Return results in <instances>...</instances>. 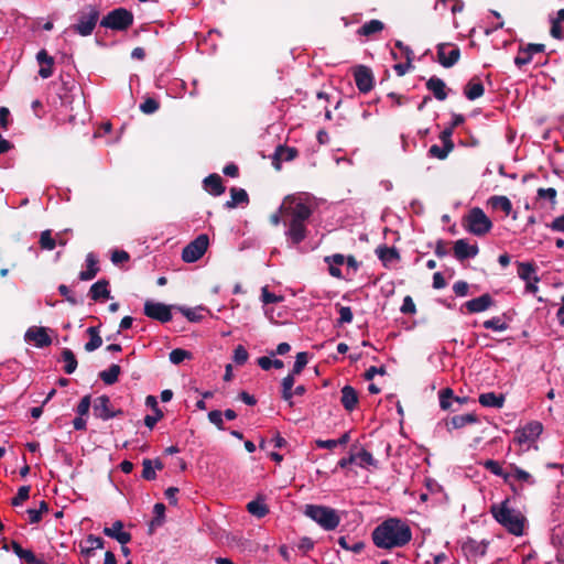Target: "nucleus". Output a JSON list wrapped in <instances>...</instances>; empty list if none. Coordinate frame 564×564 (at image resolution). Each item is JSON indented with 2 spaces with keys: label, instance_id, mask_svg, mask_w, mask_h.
Wrapping results in <instances>:
<instances>
[{
  "label": "nucleus",
  "instance_id": "nucleus-1",
  "mask_svg": "<svg viewBox=\"0 0 564 564\" xmlns=\"http://www.w3.org/2000/svg\"><path fill=\"white\" fill-rule=\"evenodd\" d=\"M280 213L283 217V225L288 227L285 236L292 245L301 243L307 236L305 223L312 215V209L303 203L301 197L288 195L281 206Z\"/></svg>",
  "mask_w": 564,
  "mask_h": 564
},
{
  "label": "nucleus",
  "instance_id": "nucleus-2",
  "mask_svg": "<svg viewBox=\"0 0 564 564\" xmlns=\"http://www.w3.org/2000/svg\"><path fill=\"white\" fill-rule=\"evenodd\" d=\"M412 538L410 527L395 518H391L378 525L372 532L373 543L381 549L404 546Z\"/></svg>",
  "mask_w": 564,
  "mask_h": 564
},
{
  "label": "nucleus",
  "instance_id": "nucleus-3",
  "mask_svg": "<svg viewBox=\"0 0 564 564\" xmlns=\"http://www.w3.org/2000/svg\"><path fill=\"white\" fill-rule=\"evenodd\" d=\"M509 502L510 500L507 498L501 502L492 503L490 513L510 534L520 536L523 534L527 519L521 511L510 507Z\"/></svg>",
  "mask_w": 564,
  "mask_h": 564
},
{
  "label": "nucleus",
  "instance_id": "nucleus-4",
  "mask_svg": "<svg viewBox=\"0 0 564 564\" xmlns=\"http://www.w3.org/2000/svg\"><path fill=\"white\" fill-rule=\"evenodd\" d=\"M304 514L327 531L336 529L340 522L337 511L326 506L306 505Z\"/></svg>",
  "mask_w": 564,
  "mask_h": 564
},
{
  "label": "nucleus",
  "instance_id": "nucleus-5",
  "mask_svg": "<svg viewBox=\"0 0 564 564\" xmlns=\"http://www.w3.org/2000/svg\"><path fill=\"white\" fill-rule=\"evenodd\" d=\"M100 12L95 6H86L77 13V23L70 26L75 33L90 35L99 20Z\"/></svg>",
  "mask_w": 564,
  "mask_h": 564
},
{
  "label": "nucleus",
  "instance_id": "nucleus-6",
  "mask_svg": "<svg viewBox=\"0 0 564 564\" xmlns=\"http://www.w3.org/2000/svg\"><path fill=\"white\" fill-rule=\"evenodd\" d=\"M464 227L473 235L481 237L490 231L491 220L482 209L475 207L464 217Z\"/></svg>",
  "mask_w": 564,
  "mask_h": 564
},
{
  "label": "nucleus",
  "instance_id": "nucleus-7",
  "mask_svg": "<svg viewBox=\"0 0 564 564\" xmlns=\"http://www.w3.org/2000/svg\"><path fill=\"white\" fill-rule=\"evenodd\" d=\"M133 23V14L124 9L117 8L110 11L100 21V25L116 31H124L130 28Z\"/></svg>",
  "mask_w": 564,
  "mask_h": 564
},
{
  "label": "nucleus",
  "instance_id": "nucleus-8",
  "mask_svg": "<svg viewBox=\"0 0 564 564\" xmlns=\"http://www.w3.org/2000/svg\"><path fill=\"white\" fill-rule=\"evenodd\" d=\"M209 239L205 234L199 235L195 240L191 241L182 251V259L187 263H192L200 259L208 248Z\"/></svg>",
  "mask_w": 564,
  "mask_h": 564
},
{
  "label": "nucleus",
  "instance_id": "nucleus-9",
  "mask_svg": "<svg viewBox=\"0 0 564 564\" xmlns=\"http://www.w3.org/2000/svg\"><path fill=\"white\" fill-rule=\"evenodd\" d=\"M144 314L161 323H167L172 319L171 306L150 300L144 303Z\"/></svg>",
  "mask_w": 564,
  "mask_h": 564
},
{
  "label": "nucleus",
  "instance_id": "nucleus-10",
  "mask_svg": "<svg viewBox=\"0 0 564 564\" xmlns=\"http://www.w3.org/2000/svg\"><path fill=\"white\" fill-rule=\"evenodd\" d=\"M460 56V51L457 46L449 43H441L437 45V57L442 66L448 68L454 66Z\"/></svg>",
  "mask_w": 564,
  "mask_h": 564
},
{
  "label": "nucleus",
  "instance_id": "nucleus-11",
  "mask_svg": "<svg viewBox=\"0 0 564 564\" xmlns=\"http://www.w3.org/2000/svg\"><path fill=\"white\" fill-rule=\"evenodd\" d=\"M93 410L95 416L101 420H109L122 413L121 410L113 411L110 408V399L107 395L97 397L94 400Z\"/></svg>",
  "mask_w": 564,
  "mask_h": 564
},
{
  "label": "nucleus",
  "instance_id": "nucleus-12",
  "mask_svg": "<svg viewBox=\"0 0 564 564\" xmlns=\"http://www.w3.org/2000/svg\"><path fill=\"white\" fill-rule=\"evenodd\" d=\"M355 82L361 93H368L373 87V76L370 68L359 65L354 72Z\"/></svg>",
  "mask_w": 564,
  "mask_h": 564
},
{
  "label": "nucleus",
  "instance_id": "nucleus-13",
  "mask_svg": "<svg viewBox=\"0 0 564 564\" xmlns=\"http://www.w3.org/2000/svg\"><path fill=\"white\" fill-rule=\"evenodd\" d=\"M543 426L540 422H530L522 430L517 432L514 441L518 444H524L534 441L542 433Z\"/></svg>",
  "mask_w": 564,
  "mask_h": 564
},
{
  "label": "nucleus",
  "instance_id": "nucleus-14",
  "mask_svg": "<svg viewBox=\"0 0 564 564\" xmlns=\"http://www.w3.org/2000/svg\"><path fill=\"white\" fill-rule=\"evenodd\" d=\"M454 256L458 261L474 258L478 254V246L469 245L466 239H458L454 242Z\"/></svg>",
  "mask_w": 564,
  "mask_h": 564
},
{
  "label": "nucleus",
  "instance_id": "nucleus-15",
  "mask_svg": "<svg viewBox=\"0 0 564 564\" xmlns=\"http://www.w3.org/2000/svg\"><path fill=\"white\" fill-rule=\"evenodd\" d=\"M25 340L34 341L37 347L51 345L52 339L44 327H30L25 333Z\"/></svg>",
  "mask_w": 564,
  "mask_h": 564
},
{
  "label": "nucleus",
  "instance_id": "nucleus-16",
  "mask_svg": "<svg viewBox=\"0 0 564 564\" xmlns=\"http://www.w3.org/2000/svg\"><path fill=\"white\" fill-rule=\"evenodd\" d=\"M494 304V300L490 294L486 293L479 297L467 301L464 305L469 313H480L488 310Z\"/></svg>",
  "mask_w": 564,
  "mask_h": 564
},
{
  "label": "nucleus",
  "instance_id": "nucleus-17",
  "mask_svg": "<svg viewBox=\"0 0 564 564\" xmlns=\"http://www.w3.org/2000/svg\"><path fill=\"white\" fill-rule=\"evenodd\" d=\"M123 523L121 521L113 522L111 528H104V534L117 540L120 544H127L131 540V534L122 531Z\"/></svg>",
  "mask_w": 564,
  "mask_h": 564
},
{
  "label": "nucleus",
  "instance_id": "nucleus-18",
  "mask_svg": "<svg viewBox=\"0 0 564 564\" xmlns=\"http://www.w3.org/2000/svg\"><path fill=\"white\" fill-rule=\"evenodd\" d=\"M358 393L351 386H345L341 389L340 402L345 410L351 412L358 403Z\"/></svg>",
  "mask_w": 564,
  "mask_h": 564
},
{
  "label": "nucleus",
  "instance_id": "nucleus-19",
  "mask_svg": "<svg viewBox=\"0 0 564 564\" xmlns=\"http://www.w3.org/2000/svg\"><path fill=\"white\" fill-rule=\"evenodd\" d=\"M204 188L214 196H219L225 192L223 180L218 174H210L204 180Z\"/></svg>",
  "mask_w": 564,
  "mask_h": 564
},
{
  "label": "nucleus",
  "instance_id": "nucleus-20",
  "mask_svg": "<svg viewBox=\"0 0 564 564\" xmlns=\"http://www.w3.org/2000/svg\"><path fill=\"white\" fill-rule=\"evenodd\" d=\"M484 85L479 78H471L464 88V95L469 100H475L484 95Z\"/></svg>",
  "mask_w": 564,
  "mask_h": 564
},
{
  "label": "nucleus",
  "instance_id": "nucleus-21",
  "mask_svg": "<svg viewBox=\"0 0 564 564\" xmlns=\"http://www.w3.org/2000/svg\"><path fill=\"white\" fill-rule=\"evenodd\" d=\"M297 154V151L294 148H286L283 145H279L275 150L273 156V165L276 170L281 169V161H291Z\"/></svg>",
  "mask_w": 564,
  "mask_h": 564
},
{
  "label": "nucleus",
  "instance_id": "nucleus-22",
  "mask_svg": "<svg viewBox=\"0 0 564 564\" xmlns=\"http://www.w3.org/2000/svg\"><path fill=\"white\" fill-rule=\"evenodd\" d=\"M426 87L429 90H431L434 94V97L438 100H445L447 97L446 94V85L445 83L438 78V77H431L427 83Z\"/></svg>",
  "mask_w": 564,
  "mask_h": 564
},
{
  "label": "nucleus",
  "instance_id": "nucleus-23",
  "mask_svg": "<svg viewBox=\"0 0 564 564\" xmlns=\"http://www.w3.org/2000/svg\"><path fill=\"white\" fill-rule=\"evenodd\" d=\"M109 282L105 279L97 281L90 286L89 295L94 301L100 299H109L110 291L108 290Z\"/></svg>",
  "mask_w": 564,
  "mask_h": 564
},
{
  "label": "nucleus",
  "instance_id": "nucleus-24",
  "mask_svg": "<svg viewBox=\"0 0 564 564\" xmlns=\"http://www.w3.org/2000/svg\"><path fill=\"white\" fill-rule=\"evenodd\" d=\"M479 403L484 406L500 409L503 406L505 395L494 392L482 393L479 395Z\"/></svg>",
  "mask_w": 564,
  "mask_h": 564
},
{
  "label": "nucleus",
  "instance_id": "nucleus-25",
  "mask_svg": "<svg viewBox=\"0 0 564 564\" xmlns=\"http://www.w3.org/2000/svg\"><path fill=\"white\" fill-rule=\"evenodd\" d=\"M86 263H87V270L82 271L79 273V279L82 281L93 280L99 271V268L97 267V259L94 253L90 252L87 254Z\"/></svg>",
  "mask_w": 564,
  "mask_h": 564
},
{
  "label": "nucleus",
  "instance_id": "nucleus-26",
  "mask_svg": "<svg viewBox=\"0 0 564 564\" xmlns=\"http://www.w3.org/2000/svg\"><path fill=\"white\" fill-rule=\"evenodd\" d=\"M230 196H231V200H228L225 204L226 208L231 209V208H235L239 204H248L249 203V196L243 188L232 187L230 189Z\"/></svg>",
  "mask_w": 564,
  "mask_h": 564
},
{
  "label": "nucleus",
  "instance_id": "nucleus-27",
  "mask_svg": "<svg viewBox=\"0 0 564 564\" xmlns=\"http://www.w3.org/2000/svg\"><path fill=\"white\" fill-rule=\"evenodd\" d=\"M484 467H485L487 470H489V471H491L492 474H495L496 476L502 477V478H503V480H505V482L509 484V485L511 486L512 490H514V491H516V488H514L513 484L510 481V479H511V477H512V476H511L510 474L506 473V471L501 468V466H500V464H499L498 462L492 460V459H488V460H486V462L484 463Z\"/></svg>",
  "mask_w": 564,
  "mask_h": 564
},
{
  "label": "nucleus",
  "instance_id": "nucleus-28",
  "mask_svg": "<svg viewBox=\"0 0 564 564\" xmlns=\"http://www.w3.org/2000/svg\"><path fill=\"white\" fill-rule=\"evenodd\" d=\"M476 422H478V417L474 413L455 415L447 423V429L451 430L449 424L453 426V429H462L467 424H473Z\"/></svg>",
  "mask_w": 564,
  "mask_h": 564
},
{
  "label": "nucleus",
  "instance_id": "nucleus-29",
  "mask_svg": "<svg viewBox=\"0 0 564 564\" xmlns=\"http://www.w3.org/2000/svg\"><path fill=\"white\" fill-rule=\"evenodd\" d=\"M376 253L384 265H387L388 262L399 260L400 258L398 250L393 247L389 248L386 246H380L377 248Z\"/></svg>",
  "mask_w": 564,
  "mask_h": 564
},
{
  "label": "nucleus",
  "instance_id": "nucleus-30",
  "mask_svg": "<svg viewBox=\"0 0 564 564\" xmlns=\"http://www.w3.org/2000/svg\"><path fill=\"white\" fill-rule=\"evenodd\" d=\"M384 24L379 20H371L365 23L357 33L364 36H370L375 33H379L383 30Z\"/></svg>",
  "mask_w": 564,
  "mask_h": 564
},
{
  "label": "nucleus",
  "instance_id": "nucleus-31",
  "mask_svg": "<svg viewBox=\"0 0 564 564\" xmlns=\"http://www.w3.org/2000/svg\"><path fill=\"white\" fill-rule=\"evenodd\" d=\"M120 371V366L113 364L108 368V370L101 371L99 373V377L106 384H113L115 382L118 381Z\"/></svg>",
  "mask_w": 564,
  "mask_h": 564
},
{
  "label": "nucleus",
  "instance_id": "nucleus-32",
  "mask_svg": "<svg viewBox=\"0 0 564 564\" xmlns=\"http://www.w3.org/2000/svg\"><path fill=\"white\" fill-rule=\"evenodd\" d=\"M490 204L494 208L501 209L506 215H509L512 210V204L506 196H492Z\"/></svg>",
  "mask_w": 564,
  "mask_h": 564
},
{
  "label": "nucleus",
  "instance_id": "nucleus-33",
  "mask_svg": "<svg viewBox=\"0 0 564 564\" xmlns=\"http://www.w3.org/2000/svg\"><path fill=\"white\" fill-rule=\"evenodd\" d=\"M62 358L65 361V372L68 375L73 373L77 368V360L74 352L68 348H64L62 351Z\"/></svg>",
  "mask_w": 564,
  "mask_h": 564
},
{
  "label": "nucleus",
  "instance_id": "nucleus-34",
  "mask_svg": "<svg viewBox=\"0 0 564 564\" xmlns=\"http://www.w3.org/2000/svg\"><path fill=\"white\" fill-rule=\"evenodd\" d=\"M154 518L150 523V531L152 532L154 528L161 527L164 522L165 517V506L161 502L155 503L153 508Z\"/></svg>",
  "mask_w": 564,
  "mask_h": 564
},
{
  "label": "nucleus",
  "instance_id": "nucleus-35",
  "mask_svg": "<svg viewBox=\"0 0 564 564\" xmlns=\"http://www.w3.org/2000/svg\"><path fill=\"white\" fill-rule=\"evenodd\" d=\"M12 550L21 560H24L26 563H29V564L36 563V556L34 555V553L30 550H24L15 541L12 542Z\"/></svg>",
  "mask_w": 564,
  "mask_h": 564
},
{
  "label": "nucleus",
  "instance_id": "nucleus-36",
  "mask_svg": "<svg viewBox=\"0 0 564 564\" xmlns=\"http://www.w3.org/2000/svg\"><path fill=\"white\" fill-rule=\"evenodd\" d=\"M247 510L257 518H263L268 514V507L260 500H252L247 505Z\"/></svg>",
  "mask_w": 564,
  "mask_h": 564
},
{
  "label": "nucleus",
  "instance_id": "nucleus-37",
  "mask_svg": "<svg viewBox=\"0 0 564 564\" xmlns=\"http://www.w3.org/2000/svg\"><path fill=\"white\" fill-rule=\"evenodd\" d=\"M170 361L174 365H180L186 359H192V352L185 349L176 348L170 352Z\"/></svg>",
  "mask_w": 564,
  "mask_h": 564
},
{
  "label": "nucleus",
  "instance_id": "nucleus-38",
  "mask_svg": "<svg viewBox=\"0 0 564 564\" xmlns=\"http://www.w3.org/2000/svg\"><path fill=\"white\" fill-rule=\"evenodd\" d=\"M357 456V464L360 467H367V466H376L377 462L373 458V456L366 449H361L358 453H355Z\"/></svg>",
  "mask_w": 564,
  "mask_h": 564
},
{
  "label": "nucleus",
  "instance_id": "nucleus-39",
  "mask_svg": "<svg viewBox=\"0 0 564 564\" xmlns=\"http://www.w3.org/2000/svg\"><path fill=\"white\" fill-rule=\"evenodd\" d=\"M40 246L45 250H53L56 246V240L52 237L51 230H44L41 232Z\"/></svg>",
  "mask_w": 564,
  "mask_h": 564
},
{
  "label": "nucleus",
  "instance_id": "nucleus-40",
  "mask_svg": "<svg viewBox=\"0 0 564 564\" xmlns=\"http://www.w3.org/2000/svg\"><path fill=\"white\" fill-rule=\"evenodd\" d=\"M535 272V268L531 263L521 262L519 263L518 274L524 281H531L532 274Z\"/></svg>",
  "mask_w": 564,
  "mask_h": 564
},
{
  "label": "nucleus",
  "instance_id": "nucleus-41",
  "mask_svg": "<svg viewBox=\"0 0 564 564\" xmlns=\"http://www.w3.org/2000/svg\"><path fill=\"white\" fill-rule=\"evenodd\" d=\"M454 392L452 389L446 388L440 392V405L443 410H448L451 408L452 401H454Z\"/></svg>",
  "mask_w": 564,
  "mask_h": 564
},
{
  "label": "nucleus",
  "instance_id": "nucleus-42",
  "mask_svg": "<svg viewBox=\"0 0 564 564\" xmlns=\"http://www.w3.org/2000/svg\"><path fill=\"white\" fill-rule=\"evenodd\" d=\"M159 108V101L151 97L145 98V100L140 105V110L145 115H152L156 112Z\"/></svg>",
  "mask_w": 564,
  "mask_h": 564
},
{
  "label": "nucleus",
  "instance_id": "nucleus-43",
  "mask_svg": "<svg viewBox=\"0 0 564 564\" xmlns=\"http://www.w3.org/2000/svg\"><path fill=\"white\" fill-rule=\"evenodd\" d=\"M307 361H308V355L307 352L303 351V352H299L296 355V359H295V362H294V366H293V375H300L302 372V370L305 368V366L307 365Z\"/></svg>",
  "mask_w": 564,
  "mask_h": 564
},
{
  "label": "nucleus",
  "instance_id": "nucleus-44",
  "mask_svg": "<svg viewBox=\"0 0 564 564\" xmlns=\"http://www.w3.org/2000/svg\"><path fill=\"white\" fill-rule=\"evenodd\" d=\"M143 470L142 477L145 480H154L156 478V474L153 467V462L149 458H144L142 462Z\"/></svg>",
  "mask_w": 564,
  "mask_h": 564
},
{
  "label": "nucleus",
  "instance_id": "nucleus-45",
  "mask_svg": "<svg viewBox=\"0 0 564 564\" xmlns=\"http://www.w3.org/2000/svg\"><path fill=\"white\" fill-rule=\"evenodd\" d=\"M484 327L487 329H494V330H506L508 328V325L503 322H501L500 317H494L491 319L484 322Z\"/></svg>",
  "mask_w": 564,
  "mask_h": 564
},
{
  "label": "nucleus",
  "instance_id": "nucleus-46",
  "mask_svg": "<svg viewBox=\"0 0 564 564\" xmlns=\"http://www.w3.org/2000/svg\"><path fill=\"white\" fill-rule=\"evenodd\" d=\"M30 495V486H22L19 488L17 496L12 499L11 503L13 506H20L25 500L29 499Z\"/></svg>",
  "mask_w": 564,
  "mask_h": 564
},
{
  "label": "nucleus",
  "instance_id": "nucleus-47",
  "mask_svg": "<svg viewBox=\"0 0 564 564\" xmlns=\"http://www.w3.org/2000/svg\"><path fill=\"white\" fill-rule=\"evenodd\" d=\"M510 466H511V468H512V470L514 473L513 477L516 479H518L520 481H525V482H529V484H533L534 482V480L532 479V476L528 471L519 468L518 466H516L513 464H511Z\"/></svg>",
  "mask_w": 564,
  "mask_h": 564
},
{
  "label": "nucleus",
  "instance_id": "nucleus-48",
  "mask_svg": "<svg viewBox=\"0 0 564 564\" xmlns=\"http://www.w3.org/2000/svg\"><path fill=\"white\" fill-rule=\"evenodd\" d=\"M452 150H447L445 145H443V148L434 144L430 148L429 150V154L433 158H437L440 160H444L447 158V155L449 154Z\"/></svg>",
  "mask_w": 564,
  "mask_h": 564
},
{
  "label": "nucleus",
  "instance_id": "nucleus-49",
  "mask_svg": "<svg viewBox=\"0 0 564 564\" xmlns=\"http://www.w3.org/2000/svg\"><path fill=\"white\" fill-rule=\"evenodd\" d=\"M338 307V312H339V319H338V325H341L344 323H350L352 321V312L350 310V307L348 306H340L339 304L336 305Z\"/></svg>",
  "mask_w": 564,
  "mask_h": 564
},
{
  "label": "nucleus",
  "instance_id": "nucleus-50",
  "mask_svg": "<svg viewBox=\"0 0 564 564\" xmlns=\"http://www.w3.org/2000/svg\"><path fill=\"white\" fill-rule=\"evenodd\" d=\"M248 351L241 345L237 346L234 351V360L237 365H243L248 360Z\"/></svg>",
  "mask_w": 564,
  "mask_h": 564
},
{
  "label": "nucleus",
  "instance_id": "nucleus-51",
  "mask_svg": "<svg viewBox=\"0 0 564 564\" xmlns=\"http://www.w3.org/2000/svg\"><path fill=\"white\" fill-rule=\"evenodd\" d=\"M452 135H453V127L444 129L440 135V139L443 142V145H445L447 150L454 149Z\"/></svg>",
  "mask_w": 564,
  "mask_h": 564
},
{
  "label": "nucleus",
  "instance_id": "nucleus-52",
  "mask_svg": "<svg viewBox=\"0 0 564 564\" xmlns=\"http://www.w3.org/2000/svg\"><path fill=\"white\" fill-rule=\"evenodd\" d=\"M261 299L264 304L276 303L282 301L281 296L270 293L268 286H263L261 290Z\"/></svg>",
  "mask_w": 564,
  "mask_h": 564
},
{
  "label": "nucleus",
  "instance_id": "nucleus-53",
  "mask_svg": "<svg viewBox=\"0 0 564 564\" xmlns=\"http://www.w3.org/2000/svg\"><path fill=\"white\" fill-rule=\"evenodd\" d=\"M223 413L219 410H213L208 413L209 421L215 424L219 430H224Z\"/></svg>",
  "mask_w": 564,
  "mask_h": 564
},
{
  "label": "nucleus",
  "instance_id": "nucleus-54",
  "mask_svg": "<svg viewBox=\"0 0 564 564\" xmlns=\"http://www.w3.org/2000/svg\"><path fill=\"white\" fill-rule=\"evenodd\" d=\"M403 314H414L416 312L415 304L410 295L403 299V304L400 308Z\"/></svg>",
  "mask_w": 564,
  "mask_h": 564
},
{
  "label": "nucleus",
  "instance_id": "nucleus-55",
  "mask_svg": "<svg viewBox=\"0 0 564 564\" xmlns=\"http://www.w3.org/2000/svg\"><path fill=\"white\" fill-rule=\"evenodd\" d=\"M91 405V398L90 395H85L79 404L77 405V412L80 416H84L86 414H88L89 412V408Z\"/></svg>",
  "mask_w": 564,
  "mask_h": 564
},
{
  "label": "nucleus",
  "instance_id": "nucleus-56",
  "mask_svg": "<svg viewBox=\"0 0 564 564\" xmlns=\"http://www.w3.org/2000/svg\"><path fill=\"white\" fill-rule=\"evenodd\" d=\"M545 50L544 44H528L525 47L520 48V53L522 54H530L531 56L535 53H542Z\"/></svg>",
  "mask_w": 564,
  "mask_h": 564
},
{
  "label": "nucleus",
  "instance_id": "nucleus-57",
  "mask_svg": "<svg viewBox=\"0 0 564 564\" xmlns=\"http://www.w3.org/2000/svg\"><path fill=\"white\" fill-rule=\"evenodd\" d=\"M85 543L87 545L90 546V549H94V550H97V549H102L104 547V543L105 541L99 538V536H95L93 534L88 535Z\"/></svg>",
  "mask_w": 564,
  "mask_h": 564
},
{
  "label": "nucleus",
  "instance_id": "nucleus-58",
  "mask_svg": "<svg viewBox=\"0 0 564 564\" xmlns=\"http://www.w3.org/2000/svg\"><path fill=\"white\" fill-rule=\"evenodd\" d=\"M468 284L465 281H457L453 285V291L457 296H466L468 294Z\"/></svg>",
  "mask_w": 564,
  "mask_h": 564
},
{
  "label": "nucleus",
  "instance_id": "nucleus-59",
  "mask_svg": "<svg viewBox=\"0 0 564 564\" xmlns=\"http://www.w3.org/2000/svg\"><path fill=\"white\" fill-rule=\"evenodd\" d=\"M154 413L155 415H147L144 417V424L149 429H153L156 422L163 417V412L161 410H158V412Z\"/></svg>",
  "mask_w": 564,
  "mask_h": 564
},
{
  "label": "nucleus",
  "instance_id": "nucleus-60",
  "mask_svg": "<svg viewBox=\"0 0 564 564\" xmlns=\"http://www.w3.org/2000/svg\"><path fill=\"white\" fill-rule=\"evenodd\" d=\"M129 260V254L123 250H116L112 252L111 261L115 264L123 263Z\"/></svg>",
  "mask_w": 564,
  "mask_h": 564
},
{
  "label": "nucleus",
  "instance_id": "nucleus-61",
  "mask_svg": "<svg viewBox=\"0 0 564 564\" xmlns=\"http://www.w3.org/2000/svg\"><path fill=\"white\" fill-rule=\"evenodd\" d=\"M36 59L39 62L40 65H53L54 64V59L52 56H50L45 50H41L37 55H36Z\"/></svg>",
  "mask_w": 564,
  "mask_h": 564
},
{
  "label": "nucleus",
  "instance_id": "nucleus-62",
  "mask_svg": "<svg viewBox=\"0 0 564 564\" xmlns=\"http://www.w3.org/2000/svg\"><path fill=\"white\" fill-rule=\"evenodd\" d=\"M102 345V339L100 336H93L88 343L85 345V349L87 351H94Z\"/></svg>",
  "mask_w": 564,
  "mask_h": 564
},
{
  "label": "nucleus",
  "instance_id": "nucleus-63",
  "mask_svg": "<svg viewBox=\"0 0 564 564\" xmlns=\"http://www.w3.org/2000/svg\"><path fill=\"white\" fill-rule=\"evenodd\" d=\"M314 546V542L312 541V539L307 538V536H304L300 540L299 542V550H301L302 552L306 553L308 552L310 550H312Z\"/></svg>",
  "mask_w": 564,
  "mask_h": 564
},
{
  "label": "nucleus",
  "instance_id": "nucleus-64",
  "mask_svg": "<svg viewBox=\"0 0 564 564\" xmlns=\"http://www.w3.org/2000/svg\"><path fill=\"white\" fill-rule=\"evenodd\" d=\"M550 228L554 231L564 232V215L556 217L550 225Z\"/></svg>",
  "mask_w": 564,
  "mask_h": 564
}]
</instances>
